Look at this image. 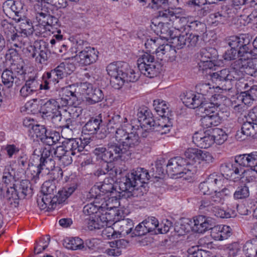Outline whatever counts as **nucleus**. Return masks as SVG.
<instances>
[{"label": "nucleus", "mask_w": 257, "mask_h": 257, "mask_svg": "<svg viewBox=\"0 0 257 257\" xmlns=\"http://www.w3.org/2000/svg\"><path fill=\"white\" fill-rule=\"evenodd\" d=\"M153 106L158 115L162 117H168L169 109L165 101L160 99L155 100Z\"/></svg>", "instance_id": "nucleus-46"}, {"label": "nucleus", "mask_w": 257, "mask_h": 257, "mask_svg": "<svg viewBox=\"0 0 257 257\" xmlns=\"http://www.w3.org/2000/svg\"><path fill=\"white\" fill-rule=\"evenodd\" d=\"M46 75L44 77H46L50 81H52V83H58L59 79L67 77L64 68V63H60L51 71L46 72Z\"/></svg>", "instance_id": "nucleus-29"}, {"label": "nucleus", "mask_w": 257, "mask_h": 257, "mask_svg": "<svg viewBox=\"0 0 257 257\" xmlns=\"http://www.w3.org/2000/svg\"><path fill=\"white\" fill-rule=\"evenodd\" d=\"M193 142L200 148H208L213 144L211 134L206 135L205 133H195L192 137Z\"/></svg>", "instance_id": "nucleus-25"}, {"label": "nucleus", "mask_w": 257, "mask_h": 257, "mask_svg": "<svg viewBox=\"0 0 257 257\" xmlns=\"http://www.w3.org/2000/svg\"><path fill=\"white\" fill-rule=\"evenodd\" d=\"M24 62L22 60L14 62L9 67L16 75H22L26 74L24 69Z\"/></svg>", "instance_id": "nucleus-56"}, {"label": "nucleus", "mask_w": 257, "mask_h": 257, "mask_svg": "<svg viewBox=\"0 0 257 257\" xmlns=\"http://www.w3.org/2000/svg\"><path fill=\"white\" fill-rule=\"evenodd\" d=\"M175 49L168 44H163L160 46L156 50V54L160 56L161 54L162 55H166V57H170L171 55L175 53Z\"/></svg>", "instance_id": "nucleus-60"}, {"label": "nucleus", "mask_w": 257, "mask_h": 257, "mask_svg": "<svg viewBox=\"0 0 257 257\" xmlns=\"http://www.w3.org/2000/svg\"><path fill=\"white\" fill-rule=\"evenodd\" d=\"M142 224H144L145 225L148 232L157 230V228L159 226L158 219L153 216L148 217L142 222Z\"/></svg>", "instance_id": "nucleus-62"}, {"label": "nucleus", "mask_w": 257, "mask_h": 257, "mask_svg": "<svg viewBox=\"0 0 257 257\" xmlns=\"http://www.w3.org/2000/svg\"><path fill=\"white\" fill-rule=\"evenodd\" d=\"M37 13L36 16V19L38 22V27L42 28L43 29V31H40V32H45V27L47 25V21H48V18H49V12L46 11L44 8L42 7L40 8V10L35 11Z\"/></svg>", "instance_id": "nucleus-42"}, {"label": "nucleus", "mask_w": 257, "mask_h": 257, "mask_svg": "<svg viewBox=\"0 0 257 257\" xmlns=\"http://www.w3.org/2000/svg\"><path fill=\"white\" fill-rule=\"evenodd\" d=\"M246 63L243 69V72L246 74L256 77L257 76V65L254 63L252 59H248V56H246Z\"/></svg>", "instance_id": "nucleus-58"}, {"label": "nucleus", "mask_w": 257, "mask_h": 257, "mask_svg": "<svg viewBox=\"0 0 257 257\" xmlns=\"http://www.w3.org/2000/svg\"><path fill=\"white\" fill-rule=\"evenodd\" d=\"M252 121H246L242 125L240 131L237 132L236 138L240 141L243 140L246 137L257 138V123Z\"/></svg>", "instance_id": "nucleus-18"}, {"label": "nucleus", "mask_w": 257, "mask_h": 257, "mask_svg": "<svg viewBox=\"0 0 257 257\" xmlns=\"http://www.w3.org/2000/svg\"><path fill=\"white\" fill-rule=\"evenodd\" d=\"M134 127L131 124L128 123H123V125L120 127H117L115 131V139L118 143H121L130 132L133 130Z\"/></svg>", "instance_id": "nucleus-45"}, {"label": "nucleus", "mask_w": 257, "mask_h": 257, "mask_svg": "<svg viewBox=\"0 0 257 257\" xmlns=\"http://www.w3.org/2000/svg\"><path fill=\"white\" fill-rule=\"evenodd\" d=\"M114 180L112 177H109L105 178L102 184L97 186V189H98L99 192L98 194L99 195H101V192L105 194H108V197H110L112 198L120 199V198H125L123 196H121L120 193L122 191L120 190L119 189V191H117L114 188L113 183Z\"/></svg>", "instance_id": "nucleus-17"}, {"label": "nucleus", "mask_w": 257, "mask_h": 257, "mask_svg": "<svg viewBox=\"0 0 257 257\" xmlns=\"http://www.w3.org/2000/svg\"><path fill=\"white\" fill-rule=\"evenodd\" d=\"M118 210L116 208L110 207V209L105 213L97 215L96 219L89 217L84 222V224L89 230L100 229L105 226L116 225L119 220Z\"/></svg>", "instance_id": "nucleus-4"}, {"label": "nucleus", "mask_w": 257, "mask_h": 257, "mask_svg": "<svg viewBox=\"0 0 257 257\" xmlns=\"http://www.w3.org/2000/svg\"><path fill=\"white\" fill-rule=\"evenodd\" d=\"M196 92L200 95L203 100L208 99V96H212L213 90L209 83H199L195 87Z\"/></svg>", "instance_id": "nucleus-41"}, {"label": "nucleus", "mask_w": 257, "mask_h": 257, "mask_svg": "<svg viewBox=\"0 0 257 257\" xmlns=\"http://www.w3.org/2000/svg\"><path fill=\"white\" fill-rule=\"evenodd\" d=\"M63 245L66 248L72 250L80 249V239L79 237L67 238L63 240Z\"/></svg>", "instance_id": "nucleus-54"}, {"label": "nucleus", "mask_w": 257, "mask_h": 257, "mask_svg": "<svg viewBox=\"0 0 257 257\" xmlns=\"http://www.w3.org/2000/svg\"><path fill=\"white\" fill-rule=\"evenodd\" d=\"M81 95L84 96L82 101H85L89 104L98 102L104 97L101 90L94 87L92 84L87 82H81Z\"/></svg>", "instance_id": "nucleus-13"}, {"label": "nucleus", "mask_w": 257, "mask_h": 257, "mask_svg": "<svg viewBox=\"0 0 257 257\" xmlns=\"http://www.w3.org/2000/svg\"><path fill=\"white\" fill-rule=\"evenodd\" d=\"M39 102L41 105L40 112L46 116H50L55 112L60 111V106L58 105L55 99H50L46 101L40 99Z\"/></svg>", "instance_id": "nucleus-24"}, {"label": "nucleus", "mask_w": 257, "mask_h": 257, "mask_svg": "<svg viewBox=\"0 0 257 257\" xmlns=\"http://www.w3.org/2000/svg\"><path fill=\"white\" fill-rule=\"evenodd\" d=\"M122 75L126 82H134L137 81L139 77L140 74L136 73L135 71L131 69L127 64V68L124 72H123Z\"/></svg>", "instance_id": "nucleus-64"}, {"label": "nucleus", "mask_w": 257, "mask_h": 257, "mask_svg": "<svg viewBox=\"0 0 257 257\" xmlns=\"http://www.w3.org/2000/svg\"><path fill=\"white\" fill-rule=\"evenodd\" d=\"M44 149H50V152L53 156V158L54 159H57L58 161L61 159L65 154H67L69 151V149H66L63 146H60L57 147L56 148H52L50 147L48 148H44Z\"/></svg>", "instance_id": "nucleus-59"}, {"label": "nucleus", "mask_w": 257, "mask_h": 257, "mask_svg": "<svg viewBox=\"0 0 257 257\" xmlns=\"http://www.w3.org/2000/svg\"><path fill=\"white\" fill-rule=\"evenodd\" d=\"M108 152L111 154V162L118 158H121L123 154L127 152L122 146V143L109 142L107 145Z\"/></svg>", "instance_id": "nucleus-31"}, {"label": "nucleus", "mask_w": 257, "mask_h": 257, "mask_svg": "<svg viewBox=\"0 0 257 257\" xmlns=\"http://www.w3.org/2000/svg\"><path fill=\"white\" fill-rule=\"evenodd\" d=\"M39 105H40L39 100H38L37 99H33L28 101L25 104V107L29 113L31 112L33 114H35L38 112H40Z\"/></svg>", "instance_id": "nucleus-63"}, {"label": "nucleus", "mask_w": 257, "mask_h": 257, "mask_svg": "<svg viewBox=\"0 0 257 257\" xmlns=\"http://www.w3.org/2000/svg\"><path fill=\"white\" fill-rule=\"evenodd\" d=\"M235 162L238 163L240 167H248L251 168L250 171H245L244 175H246V181L249 182L255 179L253 174L254 168L257 165V152L236 156Z\"/></svg>", "instance_id": "nucleus-9"}, {"label": "nucleus", "mask_w": 257, "mask_h": 257, "mask_svg": "<svg viewBox=\"0 0 257 257\" xmlns=\"http://www.w3.org/2000/svg\"><path fill=\"white\" fill-rule=\"evenodd\" d=\"M191 163L180 156L171 158L166 165V173L173 177L174 176L191 173V169L187 165Z\"/></svg>", "instance_id": "nucleus-8"}, {"label": "nucleus", "mask_w": 257, "mask_h": 257, "mask_svg": "<svg viewBox=\"0 0 257 257\" xmlns=\"http://www.w3.org/2000/svg\"><path fill=\"white\" fill-rule=\"evenodd\" d=\"M159 21L157 25L158 29L160 30V31L162 34H164L165 37H169L171 39H174L178 37V34L175 33V30H171V26H173L172 22H170L169 20H166V19H163L161 20L158 19Z\"/></svg>", "instance_id": "nucleus-28"}, {"label": "nucleus", "mask_w": 257, "mask_h": 257, "mask_svg": "<svg viewBox=\"0 0 257 257\" xmlns=\"http://www.w3.org/2000/svg\"><path fill=\"white\" fill-rule=\"evenodd\" d=\"M51 116L52 122L55 127L69 128L71 126H72L71 130L74 128L73 127V122L71 121L70 118H63L60 111L55 112Z\"/></svg>", "instance_id": "nucleus-33"}, {"label": "nucleus", "mask_w": 257, "mask_h": 257, "mask_svg": "<svg viewBox=\"0 0 257 257\" xmlns=\"http://www.w3.org/2000/svg\"><path fill=\"white\" fill-rule=\"evenodd\" d=\"M220 171L221 174L226 178L232 177L233 174L238 175L239 178H242L245 176V170L241 167L239 166L238 164L236 162L234 164L225 163L221 164Z\"/></svg>", "instance_id": "nucleus-19"}, {"label": "nucleus", "mask_w": 257, "mask_h": 257, "mask_svg": "<svg viewBox=\"0 0 257 257\" xmlns=\"http://www.w3.org/2000/svg\"><path fill=\"white\" fill-rule=\"evenodd\" d=\"M201 153H202V151L197 148H189L185 151L184 153L185 159L187 161L191 162V163L187 165V166L191 169V172L193 169V164L197 161L200 160Z\"/></svg>", "instance_id": "nucleus-39"}, {"label": "nucleus", "mask_w": 257, "mask_h": 257, "mask_svg": "<svg viewBox=\"0 0 257 257\" xmlns=\"http://www.w3.org/2000/svg\"><path fill=\"white\" fill-rule=\"evenodd\" d=\"M13 19L19 23L20 31L12 23L4 20L1 22L2 31L7 40L8 44L21 48L25 45L27 38L33 34L34 26L32 21L25 15L20 18H13Z\"/></svg>", "instance_id": "nucleus-2"}, {"label": "nucleus", "mask_w": 257, "mask_h": 257, "mask_svg": "<svg viewBox=\"0 0 257 257\" xmlns=\"http://www.w3.org/2000/svg\"><path fill=\"white\" fill-rule=\"evenodd\" d=\"M137 65L140 72L149 78L157 76L162 70L161 64L155 61L154 56L147 52L140 56Z\"/></svg>", "instance_id": "nucleus-6"}, {"label": "nucleus", "mask_w": 257, "mask_h": 257, "mask_svg": "<svg viewBox=\"0 0 257 257\" xmlns=\"http://www.w3.org/2000/svg\"><path fill=\"white\" fill-rule=\"evenodd\" d=\"M182 100L187 107L192 109L197 108V110L203 101L202 98L200 95L194 94L191 92H186Z\"/></svg>", "instance_id": "nucleus-26"}, {"label": "nucleus", "mask_w": 257, "mask_h": 257, "mask_svg": "<svg viewBox=\"0 0 257 257\" xmlns=\"http://www.w3.org/2000/svg\"><path fill=\"white\" fill-rule=\"evenodd\" d=\"M211 136L212 137L213 144L215 143L218 145L222 144L227 138L225 132L219 128H213Z\"/></svg>", "instance_id": "nucleus-49"}, {"label": "nucleus", "mask_w": 257, "mask_h": 257, "mask_svg": "<svg viewBox=\"0 0 257 257\" xmlns=\"http://www.w3.org/2000/svg\"><path fill=\"white\" fill-rule=\"evenodd\" d=\"M218 97H220L219 95H214L212 96L210 100H203L198 110V113L209 115L220 112V103L218 101Z\"/></svg>", "instance_id": "nucleus-16"}, {"label": "nucleus", "mask_w": 257, "mask_h": 257, "mask_svg": "<svg viewBox=\"0 0 257 257\" xmlns=\"http://www.w3.org/2000/svg\"><path fill=\"white\" fill-rule=\"evenodd\" d=\"M218 56L217 51L214 48L202 49L198 56L200 59V62L198 63L199 70L204 71L212 69L215 65Z\"/></svg>", "instance_id": "nucleus-10"}, {"label": "nucleus", "mask_w": 257, "mask_h": 257, "mask_svg": "<svg viewBox=\"0 0 257 257\" xmlns=\"http://www.w3.org/2000/svg\"><path fill=\"white\" fill-rule=\"evenodd\" d=\"M138 121L140 123V125L144 126L145 127L149 126L151 128L153 125L156 124V121L152 117L149 116V112L146 110L144 113L142 111L138 113Z\"/></svg>", "instance_id": "nucleus-48"}, {"label": "nucleus", "mask_w": 257, "mask_h": 257, "mask_svg": "<svg viewBox=\"0 0 257 257\" xmlns=\"http://www.w3.org/2000/svg\"><path fill=\"white\" fill-rule=\"evenodd\" d=\"M194 225L192 230L196 232L202 233L214 225L211 218L204 215H198L193 218Z\"/></svg>", "instance_id": "nucleus-21"}, {"label": "nucleus", "mask_w": 257, "mask_h": 257, "mask_svg": "<svg viewBox=\"0 0 257 257\" xmlns=\"http://www.w3.org/2000/svg\"><path fill=\"white\" fill-rule=\"evenodd\" d=\"M124 123H128L127 118L122 117L120 115L116 114L113 116L109 119L108 125L110 127L116 128L122 126Z\"/></svg>", "instance_id": "nucleus-57"}, {"label": "nucleus", "mask_w": 257, "mask_h": 257, "mask_svg": "<svg viewBox=\"0 0 257 257\" xmlns=\"http://www.w3.org/2000/svg\"><path fill=\"white\" fill-rule=\"evenodd\" d=\"M249 196L248 187L245 184L238 186L233 194L235 199H243Z\"/></svg>", "instance_id": "nucleus-55"}, {"label": "nucleus", "mask_w": 257, "mask_h": 257, "mask_svg": "<svg viewBox=\"0 0 257 257\" xmlns=\"http://www.w3.org/2000/svg\"><path fill=\"white\" fill-rule=\"evenodd\" d=\"M25 83L20 89V95L23 98L33 95L40 89H42L43 84L38 79V75L35 73L28 74L25 77Z\"/></svg>", "instance_id": "nucleus-12"}, {"label": "nucleus", "mask_w": 257, "mask_h": 257, "mask_svg": "<svg viewBox=\"0 0 257 257\" xmlns=\"http://www.w3.org/2000/svg\"><path fill=\"white\" fill-rule=\"evenodd\" d=\"M161 17L165 18L166 20H169L172 22L173 26L175 29V33L178 34L184 33L188 31L189 28V22L188 18L185 17H180L178 16L174 12L165 11V12L160 13Z\"/></svg>", "instance_id": "nucleus-11"}, {"label": "nucleus", "mask_w": 257, "mask_h": 257, "mask_svg": "<svg viewBox=\"0 0 257 257\" xmlns=\"http://www.w3.org/2000/svg\"><path fill=\"white\" fill-rule=\"evenodd\" d=\"M140 137L136 132H130L125 139L121 141L122 146L124 147L127 152L132 151V149L135 148L140 144Z\"/></svg>", "instance_id": "nucleus-35"}, {"label": "nucleus", "mask_w": 257, "mask_h": 257, "mask_svg": "<svg viewBox=\"0 0 257 257\" xmlns=\"http://www.w3.org/2000/svg\"><path fill=\"white\" fill-rule=\"evenodd\" d=\"M50 149H44L40 158L39 167L43 168L44 175H48L55 168V161L53 158Z\"/></svg>", "instance_id": "nucleus-22"}, {"label": "nucleus", "mask_w": 257, "mask_h": 257, "mask_svg": "<svg viewBox=\"0 0 257 257\" xmlns=\"http://www.w3.org/2000/svg\"><path fill=\"white\" fill-rule=\"evenodd\" d=\"M188 32V31H187L184 33L178 34L177 45L181 48L184 46L188 47H194L197 45L199 36L193 33L189 34Z\"/></svg>", "instance_id": "nucleus-23"}, {"label": "nucleus", "mask_w": 257, "mask_h": 257, "mask_svg": "<svg viewBox=\"0 0 257 257\" xmlns=\"http://www.w3.org/2000/svg\"><path fill=\"white\" fill-rule=\"evenodd\" d=\"M189 29L192 31L193 34H196L200 37L206 32V26L203 23L195 21L189 23Z\"/></svg>", "instance_id": "nucleus-52"}, {"label": "nucleus", "mask_w": 257, "mask_h": 257, "mask_svg": "<svg viewBox=\"0 0 257 257\" xmlns=\"http://www.w3.org/2000/svg\"><path fill=\"white\" fill-rule=\"evenodd\" d=\"M70 184L68 187L63 188L61 190L58 192L56 197L58 200L57 203L61 204L76 190L80 185V178L79 177H75L74 175H71L70 178Z\"/></svg>", "instance_id": "nucleus-15"}, {"label": "nucleus", "mask_w": 257, "mask_h": 257, "mask_svg": "<svg viewBox=\"0 0 257 257\" xmlns=\"http://www.w3.org/2000/svg\"><path fill=\"white\" fill-rule=\"evenodd\" d=\"M97 53L94 48L81 47V63L89 65L95 62L98 57Z\"/></svg>", "instance_id": "nucleus-27"}, {"label": "nucleus", "mask_w": 257, "mask_h": 257, "mask_svg": "<svg viewBox=\"0 0 257 257\" xmlns=\"http://www.w3.org/2000/svg\"><path fill=\"white\" fill-rule=\"evenodd\" d=\"M222 183V179L221 176L215 173H213L209 175L204 181V183L203 184L202 187L206 189L207 187V185H209L211 191L217 192V190L220 189V186H221Z\"/></svg>", "instance_id": "nucleus-37"}, {"label": "nucleus", "mask_w": 257, "mask_h": 257, "mask_svg": "<svg viewBox=\"0 0 257 257\" xmlns=\"http://www.w3.org/2000/svg\"><path fill=\"white\" fill-rule=\"evenodd\" d=\"M93 153L97 157V159L103 161L105 163L111 162L110 156L111 155L108 152V148L98 146L93 150Z\"/></svg>", "instance_id": "nucleus-47"}, {"label": "nucleus", "mask_w": 257, "mask_h": 257, "mask_svg": "<svg viewBox=\"0 0 257 257\" xmlns=\"http://www.w3.org/2000/svg\"><path fill=\"white\" fill-rule=\"evenodd\" d=\"M116 226H119V228L117 231L118 237L125 236L129 234L132 233L134 227L133 222L131 219H126L118 221L116 224Z\"/></svg>", "instance_id": "nucleus-36"}, {"label": "nucleus", "mask_w": 257, "mask_h": 257, "mask_svg": "<svg viewBox=\"0 0 257 257\" xmlns=\"http://www.w3.org/2000/svg\"><path fill=\"white\" fill-rule=\"evenodd\" d=\"M23 4L20 1L7 0L3 6V11L9 18L11 17L12 13H14L15 18L24 16Z\"/></svg>", "instance_id": "nucleus-20"}, {"label": "nucleus", "mask_w": 257, "mask_h": 257, "mask_svg": "<svg viewBox=\"0 0 257 257\" xmlns=\"http://www.w3.org/2000/svg\"><path fill=\"white\" fill-rule=\"evenodd\" d=\"M246 63V59L239 58L231 63L229 70L230 73L234 72L237 76L236 81L243 78V69Z\"/></svg>", "instance_id": "nucleus-38"}, {"label": "nucleus", "mask_w": 257, "mask_h": 257, "mask_svg": "<svg viewBox=\"0 0 257 257\" xmlns=\"http://www.w3.org/2000/svg\"><path fill=\"white\" fill-rule=\"evenodd\" d=\"M243 251L246 257H257V238L247 241L243 246Z\"/></svg>", "instance_id": "nucleus-43"}, {"label": "nucleus", "mask_w": 257, "mask_h": 257, "mask_svg": "<svg viewBox=\"0 0 257 257\" xmlns=\"http://www.w3.org/2000/svg\"><path fill=\"white\" fill-rule=\"evenodd\" d=\"M60 139V135L59 132L49 131L47 132L43 143L50 147L56 144Z\"/></svg>", "instance_id": "nucleus-51"}, {"label": "nucleus", "mask_w": 257, "mask_h": 257, "mask_svg": "<svg viewBox=\"0 0 257 257\" xmlns=\"http://www.w3.org/2000/svg\"><path fill=\"white\" fill-rule=\"evenodd\" d=\"M251 37L248 34H241L239 36H231L227 40L230 49L223 55L225 60H235L237 57H246L251 52Z\"/></svg>", "instance_id": "nucleus-3"}, {"label": "nucleus", "mask_w": 257, "mask_h": 257, "mask_svg": "<svg viewBox=\"0 0 257 257\" xmlns=\"http://www.w3.org/2000/svg\"><path fill=\"white\" fill-rule=\"evenodd\" d=\"M127 63L123 62H113L110 63L106 67L107 74L111 76L122 75L126 70Z\"/></svg>", "instance_id": "nucleus-34"}, {"label": "nucleus", "mask_w": 257, "mask_h": 257, "mask_svg": "<svg viewBox=\"0 0 257 257\" xmlns=\"http://www.w3.org/2000/svg\"><path fill=\"white\" fill-rule=\"evenodd\" d=\"M150 177L148 170L144 168H138L133 170L119 182V189L122 191L120 194L126 199L143 196L148 190L147 182Z\"/></svg>", "instance_id": "nucleus-1"}, {"label": "nucleus", "mask_w": 257, "mask_h": 257, "mask_svg": "<svg viewBox=\"0 0 257 257\" xmlns=\"http://www.w3.org/2000/svg\"><path fill=\"white\" fill-rule=\"evenodd\" d=\"M2 81L3 84L8 88H12L15 82L16 85L20 84L19 78L9 68H6L2 73Z\"/></svg>", "instance_id": "nucleus-32"}, {"label": "nucleus", "mask_w": 257, "mask_h": 257, "mask_svg": "<svg viewBox=\"0 0 257 257\" xmlns=\"http://www.w3.org/2000/svg\"><path fill=\"white\" fill-rule=\"evenodd\" d=\"M70 41L72 43V46L71 48L72 53L76 54L75 56H72V59L74 60V62L76 60H78V59L80 58V51H79L78 48L79 46L80 45L79 44V42L80 40L79 35H77L75 36H72L70 38ZM78 66H80V64L77 61Z\"/></svg>", "instance_id": "nucleus-50"}, {"label": "nucleus", "mask_w": 257, "mask_h": 257, "mask_svg": "<svg viewBox=\"0 0 257 257\" xmlns=\"http://www.w3.org/2000/svg\"><path fill=\"white\" fill-rule=\"evenodd\" d=\"M148 7L155 10L161 9L158 12L157 16L158 19L163 20L165 18L161 17L160 13L165 12V11H173V8L171 7L170 2L169 0H151V2L149 3Z\"/></svg>", "instance_id": "nucleus-30"}, {"label": "nucleus", "mask_w": 257, "mask_h": 257, "mask_svg": "<svg viewBox=\"0 0 257 257\" xmlns=\"http://www.w3.org/2000/svg\"><path fill=\"white\" fill-rule=\"evenodd\" d=\"M237 77L233 72L230 73L228 68L210 74L212 82L217 85V87L224 90H229L232 88L233 83L236 81Z\"/></svg>", "instance_id": "nucleus-7"}, {"label": "nucleus", "mask_w": 257, "mask_h": 257, "mask_svg": "<svg viewBox=\"0 0 257 257\" xmlns=\"http://www.w3.org/2000/svg\"><path fill=\"white\" fill-rule=\"evenodd\" d=\"M39 50V55L36 57V61L42 64L48 60L50 55V52L45 44L43 47L40 45Z\"/></svg>", "instance_id": "nucleus-61"}, {"label": "nucleus", "mask_w": 257, "mask_h": 257, "mask_svg": "<svg viewBox=\"0 0 257 257\" xmlns=\"http://www.w3.org/2000/svg\"><path fill=\"white\" fill-rule=\"evenodd\" d=\"M98 211V209L97 208V206L92 203L88 204L83 207V213L85 217L83 221V227L84 229L88 230V228L84 224L85 220L88 219L89 217L93 219H96L97 215H94V213H97Z\"/></svg>", "instance_id": "nucleus-44"}, {"label": "nucleus", "mask_w": 257, "mask_h": 257, "mask_svg": "<svg viewBox=\"0 0 257 257\" xmlns=\"http://www.w3.org/2000/svg\"><path fill=\"white\" fill-rule=\"evenodd\" d=\"M41 191L44 195L55 196L54 194L56 192V186L55 182L52 180L45 181L42 186Z\"/></svg>", "instance_id": "nucleus-53"}, {"label": "nucleus", "mask_w": 257, "mask_h": 257, "mask_svg": "<svg viewBox=\"0 0 257 257\" xmlns=\"http://www.w3.org/2000/svg\"><path fill=\"white\" fill-rule=\"evenodd\" d=\"M66 149H69L71 152L72 157L65 154L61 159L60 163L64 166L71 164L74 160L75 162H79V157L80 156V146L77 139H71L67 143L65 146Z\"/></svg>", "instance_id": "nucleus-14"}, {"label": "nucleus", "mask_w": 257, "mask_h": 257, "mask_svg": "<svg viewBox=\"0 0 257 257\" xmlns=\"http://www.w3.org/2000/svg\"><path fill=\"white\" fill-rule=\"evenodd\" d=\"M101 121L102 120L98 118H91L83 126L81 133L88 135L94 134L99 128L100 124Z\"/></svg>", "instance_id": "nucleus-40"}, {"label": "nucleus", "mask_w": 257, "mask_h": 257, "mask_svg": "<svg viewBox=\"0 0 257 257\" xmlns=\"http://www.w3.org/2000/svg\"><path fill=\"white\" fill-rule=\"evenodd\" d=\"M33 193L32 185L28 180H23L18 185L13 184V186L8 188L4 196L9 201L10 203H14L15 206L18 205L19 200L25 198L27 195H31Z\"/></svg>", "instance_id": "nucleus-5"}]
</instances>
